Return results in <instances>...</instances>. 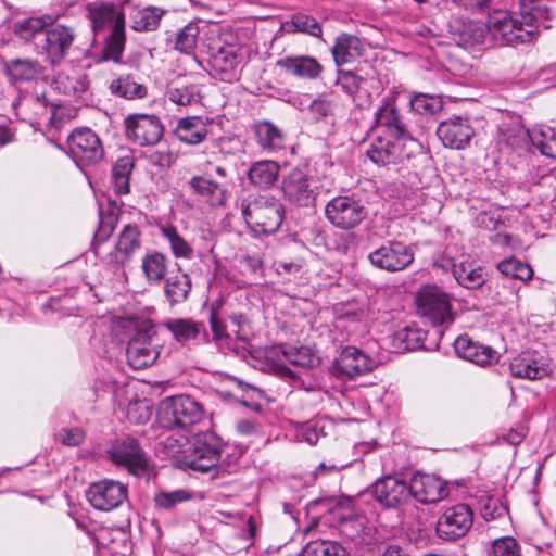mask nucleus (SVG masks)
<instances>
[{
  "instance_id": "6e6552de",
  "label": "nucleus",
  "mask_w": 556,
  "mask_h": 556,
  "mask_svg": "<svg viewBox=\"0 0 556 556\" xmlns=\"http://www.w3.org/2000/svg\"><path fill=\"white\" fill-rule=\"evenodd\" d=\"M70 153L78 166L94 165L104 156L99 136L90 128H77L67 138Z\"/></svg>"
},
{
  "instance_id": "79ce46f5",
  "label": "nucleus",
  "mask_w": 556,
  "mask_h": 556,
  "mask_svg": "<svg viewBox=\"0 0 556 556\" xmlns=\"http://www.w3.org/2000/svg\"><path fill=\"white\" fill-rule=\"evenodd\" d=\"M257 143L269 152L277 151L283 147L285 135L273 123L264 121L255 126Z\"/></svg>"
},
{
  "instance_id": "bb28decb",
  "label": "nucleus",
  "mask_w": 556,
  "mask_h": 556,
  "mask_svg": "<svg viewBox=\"0 0 556 556\" xmlns=\"http://www.w3.org/2000/svg\"><path fill=\"white\" fill-rule=\"evenodd\" d=\"M454 350L459 357L480 366L497 361V353L493 349L475 342L466 334L454 341Z\"/></svg>"
},
{
  "instance_id": "20e7f679",
  "label": "nucleus",
  "mask_w": 556,
  "mask_h": 556,
  "mask_svg": "<svg viewBox=\"0 0 556 556\" xmlns=\"http://www.w3.org/2000/svg\"><path fill=\"white\" fill-rule=\"evenodd\" d=\"M160 348L154 325L150 321L140 323L127 344L128 364L137 370L151 366L160 355Z\"/></svg>"
},
{
  "instance_id": "cd10ccee",
  "label": "nucleus",
  "mask_w": 556,
  "mask_h": 556,
  "mask_svg": "<svg viewBox=\"0 0 556 556\" xmlns=\"http://www.w3.org/2000/svg\"><path fill=\"white\" fill-rule=\"evenodd\" d=\"M238 51L239 49L233 45L210 47V64L215 72L224 74L222 79L233 77L235 71L241 61Z\"/></svg>"
},
{
  "instance_id": "13d9d810",
  "label": "nucleus",
  "mask_w": 556,
  "mask_h": 556,
  "mask_svg": "<svg viewBox=\"0 0 556 556\" xmlns=\"http://www.w3.org/2000/svg\"><path fill=\"white\" fill-rule=\"evenodd\" d=\"M192 494L190 491L185 489H178L174 491H160L154 496L156 507L162 509H172L177 504L191 500Z\"/></svg>"
},
{
  "instance_id": "f257e3e1",
  "label": "nucleus",
  "mask_w": 556,
  "mask_h": 556,
  "mask_svg": "<svg viewBox=\"0 0 556 556\" xmlns=\"http://www.w3.org/2000/svg\"><path fill=\"white\" fill-rule=\"evenodd\" d=\"M520 20L511 17L508 12H498L489 20L488 33L498 36L502 40L511 45L515 42L530 41L534 28H539L551 18L552 8L543 0H519Z\"/></svg>"
},
{
  "instance_id": "3c124183",
  "label": "nucleus",
  "mask_w": 556,
  "mask_h": 556,
  "mask_svg": "<svg viewBox=\"0 0 556 556\" xmlns=\"http://www.w3.org/2000/svg\"><path fill=\"white\" fill-rule=\"evenodd\" d=\"M200 34L199 24L190 22L182 27L176 35L175 49L181 53H193Z\"/></svg>"
},
{
  "instance_id": "603ef678",
  "label": "nucleus",
  "mask_w": 556,
  "mask_h": 556,
  "mask_svg": "<svg viewBox=\"0 0 556 556\" xmlns=\"http://www.w3.org/2000/svg\"><path fill=\"white\" fill-rule=\"evenodd\" d=\"M497 269L506 277H511L521 281H528L533 277L531 266L516 257H509L501 261L497 264Z\"/></svg>"
},
{
  "instance_id": "5701e85b",
  "label": "nucleus",
  "mask_w": 556,
  "mask_h": 556,
  "mask_svg": "<svg viewBox=\"0 0 556 556\" xmlns=\"http://www.w3.org/2000/svg\"><path fill=\"white\" fill-rule=\"evenodd\" d=\"M87 16L92 25V31L96 36L110 30V33L119 24L125 26V14L113 3L94 2L87 5Z\"/></svg>"
},
{
  "instance_id": "f03ea898",
  "label": "nucleus",
  "mask_w": 556,
  "mask_h": 556,
  "mask_svg": "<svg viewBox=\"0 0 556 556\" xmlns=\"http://www.w3.org/2000/svg\"><path fill=\"white\" fill-rule=\"evenodd\" d=\"M283 206L274 197L258 195L243 200L241 214L247 225L260 235L276 232L283 220Z\"/></svg>"
},
{
  "instance_id": "b1692460",
  "label": "nucleus",
  "mask_w": 556,
  "mask_h": 556,
  "mask_svg": "<svg viewBox=\"0 0 556 556\" xmlns=\"http://www.w3.org/2000/svg\"><path fill=\"white\" fill-rule=\"evenodd\" d=\"M408 140H397L379 134L366 151L367 156L378 165L395 163L404 156L403 148Z\"/></svg>"
},
{
  "instance_id": "c756f323",
  "label": "nucleus",
  "mask_w": 556,
  "mask_h": 556,
  "mask_svg": "<svg viewBox=\"0 0 556 556\" xmlns=\"http://www.w3.org/2000/svg\"><path fill=\"white\" fill-rule=\"evenodd\" d=\"M173 336L176 342L186 343L191 340L203 337L204 342H208V333L205 325L191 318H172L162 324Z\"/></svg>"
},
{
  "instance_id": "8fccbe9b",
  "label": "nucleus",
  "mask_w": 556,
  "mask_h": 556,
  "mask_svg": "<svg viewBox=\"0 0 556 556\" xmlns=\"http://www.w3.org/2000/svg\"><path fill=\"white\" fill-rule=\"evenodd\" d=\"M303 556H348V552L337 541L318 540L305 546Z\"/></svg>"
},
{
  "instance_id": "338daca9",
  "label": "nucleus",
  "mask_w": 556,
  "mask_h": 556,
  "mask_svg": "<svg viewBox=\"0 0 556 556\" xmlns=\"http://www.w3.org/2000/svg\"><path fill=\"white\" fill-rule=\"evenodd\" d=\"M134 169L132 156L119 157L112 168V177L129 178Z\"/></svg>"
},
{
  "instance_id": "052dcab7",
  "label": "nucleus",
  "mask_w": 556,
  "mask_h": 556,
  "mask_svg": "<svg viewBox=\"0 0 556 556\" xmlns=\"http://www.w3.org/2000/svg\"><path fill=\"white\" fill-rule=\"evenodd\" d=\"M117 217L114 214L104 215L100 212V225L94 235L96 253L100 252V242H104L113 232Z\"/></svg>"
},
{
  "instance_id": "9b49d317",
  "label": "nucleus",
  "mask_w": 556,
  "mask_h": 556,
  "mask_svg": "<svg viewBox=\"0 0 556 556\" xmlns=\"http://www.w3.org/2000/svg\"><path fill=\"white\" fill-rule=\"evenodd\" d=\"M396 101V94H390L382 99L381 105L375 113V128L380 134L394 139L414 142L407 131L406 123L400 113Z\"/></svg>"
},
{
  "instance_id": "680f3d73",
  "label": "nucleus",
  "mask_w": 556,
  "mask_h": 556,
  "mask_svg": "<svg viewBox=\"0 0 556 556\" xmlns=\"http://www.w3.org/2000/svg\"><path fill=\"white\" fill-rule=\"evenodd\" d=\"M151 415L152 410L144 401L130 403L127 407V418L135 424L147 422L151 418Z\"/></svg>"
},
{
  "instance_id": "49530a36",
  "label": "nucleus",
  "mask_w": 556,
  "mask_h": 556,
  "mask_svg": "<svg viewBox=\"0 0 556 556\" xmlns=\"http://www.w3.org/2000/svg\"><path fill=\"white\" fill-rule=\"evenodd\" d=\"M283 28L289 33L299 31L314 37L321 36V27L317 20L305 13L292 15L291 20L283 24Z\"/></svg>"
},
{
  "instance_id": "39448f33",
  "label": "nucleus",
  "mask_w": 556,
  "mask_h": 556,
  "mask_svg": "<svg viewBox=\"0 0 556 556\" xmlns=\"http://www.w3.org/2000/svg\"><path fill=\"white\" fill-rule=\"evenodd\" d=\"M418 315L433 326L448 327L454 321V312L448 295L437 286L421 287L415 296Z\"/></svg>"
},
{
  "instance_id": "9d476101",
  "label": "nucleus",
  "mask_w": 556,
  "mask_h": 556,
  "mask_svg": "<svg viewBox=\"0 0 556 556\" xmlns=\"http://www.w3.org/2000/svg\"><path fill=\"white\" fill-rule=\"evenodd\" d=\"M414 251L401 241H388L368 255V261L376 268L396 273L406 269L414 262Z\"/></svg>"
},
{
  "instance_id": "ea45409f",
  "label": "nucleus",
  "mask_w": 556,
  "mask_h": 556,
  "mask_svg": "<svg viewBox=\"0 0 556 556\" xmlns=\"http://www.w3.org/2000/svg\"><path fill=\"white\" fill-rule=\"evenodd\" d=\"M452 271L456 281L467 289L479 288L485 282L482 267L469 261L455 263Z\"/></svg>"
},
{
  "instance_id": "f704fd0d",
  "label": "nucleus",
  "mask_w": 556,
  "mask_h": 556,
  "mask_svg": "<svg viewBox=\"0 0 556 556\" xmlns=\"http://www.w3.org/2000/svg\"><path fill=\"white\" fill-rule=\"evenodd\" d=\"M363 51L364 45L362 40L349 34L339 35L331 49L334 62L338 66L355 61L363 54Z\"/></svg>"
},
{
  "instance_id": "6e6d98bb",
  "label": "nucleus",
  "mask_w": 556,
  "mask_h": 556,
  "mask_svg": "<svg viewBox=\"0 0 556 556\" xmlns=\"http://www.w3.org/2000/svg\"><path fill=\"white\" fill-rule=\"evenodd\" d=\"M285 355L291 364L302 368H314L320 363V358L307 346L290 348Z\"/></svg>"
},
{
  "instance_id": "423d86ee",
  "label": "nucleus",
  "mask_w": 556,
  "mask_h": 556,
  "mask_svg": "<svg viewBox=\"0 0 556 556\" xmlns=\"http://www.w3.org/2000/svg\"><path fill=\"white\" fill-rule=\"evenodd\" d=\"M220 457V445L211 433H200L193 437L190 447L185 456V464L188 468L199 472L217 473V466Z\"/></svg>"
},
{
  "instance_id": "bf43d9fd",
  "label": "nucleus",
  "mask_w": 556,
  "mask_h": 556,
  "mask_svg": "<svg viewBox=\"0 0 556 556\" xmlns=\"http://www.w3.org/2000/svg\"><path fill=\"white\" fill-rule=\"evenodd\" d=\"M491 556H521V547L513 536H503L493 542Z\"/></svg>"
},
{
  "instance_id": "393cba45",
  "label": "nucleus",
  "mask_w": 556,
  "mask_h": 556,
  "mask_svg": "<svg viewBox=\"0 0 556 556\" xmlns=\"http://www.w3.org/2000/svg\"><path fill=\"white\" fill-rule=\"evenodd\" d=\"M496 144L498 150L505 154L527 151L531 146V130L517 123L503 124L498 128Z\"/></svg>"
},
{
  "instance_id": "0e129e2a",
  "label": "nucleus",
  "mask_w": 556,
  "mask_h": 556,
  "mask_svg": "<svg viewBox=\"0 0 556 556\" xmlns=\"http://www.w3.org/2000/svg\"><path fill=\"white\" fill-rule=\"evenodd\" d=\"M422 332L417 328L406 326L402 330H400L396 334L399 340H401L405 344V349L415 350L419 348L420 342L422 340Z\"/></svg>"
},
{
  "instance_id": "a18cd8bd",
  "label": "nucleus",
  "mask_w": 556,
  "mask_h": 556,
  "mask_svg": "<svg viewBox=\"0 0 556 556\" xmlns=\"http://www.w3.org/2000/svg\"><path fill=\"white\" fill-rule=\"evenodd\" d=\"M531 146L538 148L542 155L556 159V131L551 127L533 128Z\"/></svg>"
},
{
  "instance_id": "a19ab883",
  "label": "nucleus",
  "mask_w": 556,
  "mask_h": 556,
  "mask_svg": "<svg viewBox=\"0 0 556 556\" xmlns=\"http://www.w3.org/2000/svg\"><path fill=\"white\" fill-rule=\"evenodd\" d=\"M168 268L167 257L160 252L147 254L141 262V269L150 285H159L164 280Z\"/></svg>"
},
{
  "instance_id": "de8ad7c7",
  "label": "nucleus",
  "mask_w": 556,
  "mask_h": 556,
  "mask_svg": "<svg viewBox=\"0 0 556 556\" xmlns=\"http://www.w3.org/2000/svg\"><path fill=\"white\" fill-rule=\"evenodd\" d=\"M167 99L179 106L193 105L200 102V91L195 85L172 86L166 92Z\"/></svg>"
},
{
  "instance_id": "aec40b11",
  "label": "nucleus",
  "mask_w": 556,
  "mask_h": 556,
  "mask_svg": "<svg viewBox=\"0 0 556 556\" xmlns=\"http://www.w3.org/2000/svg\"><path fill=\"white\" fill-rule=\"evenodd\" d=\"M410 497L422 504L437 503L447 496L446 483L437 476L415 473L409 482Z\"/></svg>"
},
{
  "instance_id": "774afa93",
  "label": "nucleus",
  "mask_w": 556,
  "mask_h": 556,
  "mask_svg": "<svg viewBox=\"0 0 556 556\" xmlns=\"http://www.w3.org/2000/svg\"><path fill=\"white\" fill-rule=\"evenodd\" d=\"M210 326H211V331H212V334H213V340L215 342H220L224 339L228 338V333L226 331V326L219 319V317L217 316L215 311L211 312V315H210Z\"/></svg>"
},
{
  "instance_id": "4be33fe9",
  "label": "nucleus",
  "mask_w": 556,
  "mask_h": 556,
  "mask_svg": "<svg viewBox=\"0 0 556 556\" xmlns=\"http://www.w3.org/2000/svg\"><path fill=\"white\" fill-rule=\"evenodd\" d=\"M140 244L139 228L136 225H126L118 236L114 251L108 253L104 261L113 267L124 266L131 260Z\"/></svg>"
},
{
  "instance_id": "72a5a7b5",
  "label": "nucleus",
  "mask_w": 556,
  "mask_h": 556,
  "mask_svg": "<svg viewBox=\"0 0 556 556\" xmlns=\"http://www.w3.org/2000/svg\"><path fill=\"white\" fill-rule=\"evenodd\" d=\"M3 70L13 83L31 81L43 72L42 65L34 59H12L3 63Z\"/></svg>"
},
{
  "instance_id": "4c0bfd02",
  "label": "nucleus",
  "mask_w": 556,
  "mask_h": 556,
  "mask_svg": "<svg viewBox=\"0 0 556 556\" xmlns=\"http://www.w3.org/2000/svg\"><path fill=\"white\" fill-rule=\"evenodd\" d=\"M191 278L186 273H178L165 280L164 295L170 306L185 302L191 291Z\"/></svg>"
},
{
  "instance_id": "c03bdc74",
  "label": "nucleus",
  "mask_w": 556,
  "mask_h": 556,
  "mask_svg": "<svg viewBox=\"0 0 556 556\" xmlns=\"http://www.w3.org/2000/svg\"><path fill=\"white\" fill-rule=\"evenodd\" d=\"M164 13V10L155 7L138 10L131 15V28L136 31H153L159 27Z\"/></svg>"
},
{
  "instance_id": "ddd939ff",
  "label": "nucleus",
  "mask_w": 556,
  "mask_h": 556,
  "mask_svg": "<svg viewBox=\"0 0 556 556\" xmlns=\"http://www.w3.org/2000/svg\"><path fill=\"white\" fill-rule=\"evenodd\" d=\"M473 511L467 504L447 507L437 521V533L445 541H455L464 536L472 527Z\"/></svg>"
},
{
  "instance_id": "412c9836",
  "label": "nucleus",
  "mask_w": 556,
  "mask_h": 556,
  "mask_svg": "<svg viewBox=\"0 0 556 556\" xmlns=\"http://www.w3.org/2000/svg\"><path fill=\"white\" fill-rule=\"evenodd\" d=\"M437 135L445 147L463 149L469 144L475 130L468 118L455 116L440 123Z\"/></svg>"
},
{
  "instance_id": "4d7b16f0",
  "label": "nucleus",
  "mask_w": 556,
  "mask_h": 556,
  "mask_svg": "<svg viewBox=\"0 0 556 556\" xmlns=\"http://www.w3.org/2000/svg\"><path fill=\"white\" fill-rule=\"evenodd\" d=\"M336 97L331 93H323L315 98L308 105V112L315 121L325 119L333 115Z\"/></svg>"
},
{
  "instance_id": "a878e982",
  "label": "nucleus",
  "mask_w": 556,
  "mask_h": 556,
  "mask_svg": "<svg viewBox=\"0 0 556 556\" xmlns=\"http://www.w3.org/2000/svg\"><path fill=\"white\" fill-rule=\"evenodd\" d=\"M276 66L301 79H317L323 72L321 64L309 55L283 56L277 60Z\"/></svg>"
},
{
  "instance_id": "864d4df0",
  "label": "nucleus",
  "mask_w": 556,
  "mask_h": 556,
  "mask_svg": "<svg viewBox=\"0 0 556 556\" xmlns=\"http://www.w3.org/2000/svg\"><path fill=\"white\" fill-rule=\"evenodd\" d=\"M162 233L169 242L172 253L176 258L191 260L193 257L192 247L178 233L175 227L163 228Z\"/></svg>"
},
{
  "instance_id": "7c9ffc66",
  "label": "nucleus",
  "mask_w": 556,
  "mask_h": 556,
  "mask_svg": "<svg viewBox=\"0 0 556 556\" xmlns=\"http://www.w3.org/2000/svg\"><path fill=\"white\" fill-rule=\"evenodd\" d=\"M54 84L60 92L76 99L81 98L89 87L86 74L73 66L59 72Z\"/></svg>"
},
{
  "instance_id": "6ab92c4d",
  "label": "nucleus",
  "mask_w": 556,
  "mask_h": 556,
  "mask_svg": "<svg viewBox=\"0 0 556 556\" xmlns=\"http://www.w3.org/2000/svg\"><path fill=\"white\" fill-rule=\"evenodd\" d=\"M371 494L383 506L397 507L409 501V483L393 476H386L371 485Z\"/></svg>"
},
{
  "instance_id": "e2e57ef3",
  "label": "nucleus",
  "mask_w": 556,
  "mask_h": 556,
  "mask_svg": "<svg viewBox=\"0 0 556 556\" xmlns=\"http://www.w3.org/2000/svg\"><path fill=\"white\" fill-rule=\"evenodd\" d=\"M362 81L363 78L351 71L339 72V76L337 78V85L351 96L358 91Z\"/></svg>"
},
{
  "instance_id": "2eb2a0df",
  "label": "nucleus",
  "mask_w": 556,
  "mask_h": 556,
  "mask_svg": "<svg viewBox=\"0 0 556 556\" xmlns=\"http://www.w3.org/2000/svg\"><path fill=\"white\" fill-rule=\"evenodd\" d=\"M86 496L93 508L110 511L126 500L127 489L117 481L102 480L90 484Z\"/></svg>"
},
{
  "instance_id": "37998d69",
  "label": "nucleus",
  "mask_w": 556,
  "mask_h": 556,
  "mask_svg": "<svg viewBox=\"0 0 556 556\" xmlns=\"http://www.w3.org/2000/svg\"><path fill=\"white\" fill-rule=\"evenodd\" d=\"M126 43L125 26L119 24L104 38L102 59L118 63L122 61Z\"/></svg>"
},
{
  "instance_id": "2f4dec72",
  "label": "nucleus",
  "mask_w": 556,
  "mask_h": 556,
  "mask_svg": "<svg viewBox=\"0 0 556 556\" xmlns=\"http://www.w3.org/2000/svg\"><path fill=\"white\" fill-rule=\"evenodd\" d=\"M54 22L50 14L29 16L15 20L11 29L13 34L24 42L34 41L38 36L45 34L46 28Z\"/></svg>"
},
{
  "instance_id": "e433bc0d",
  "label": "nucleus",
  "mask_w": 556,
  "mask_h": 556,
  "mask_svg": "<svg viewBox=\"0 0 556 556\" xmlns=\"http://www.w3.org/2000/svg\"><path fill=\"white\" fill-rule=\"evenodd\" d=\"M280 167L275 161H257L248 172L250 182L262 189L271 187L278 178Z\"/></svg>"
},
{
  "instance_id": "473e14b6",
  "label": "nucleus",
  "mask_w": 556,
  "mask_h": 556,
  "mask_svg": "<svg viewBox=\"0 0 556 556\" xmlns=\"http://www.w3.org/2000/svg\"><path fill=\"white\" fill-rule=\"evenodd\" d=\"M207 125L206 119L201 116L184 117L178 121L174 134L181 142L199 144L203 142L208 135Z\"/></svg>"
},
{
  "instance_id": "5fc2aeb1",
  "label": "nucleus",
  "mask_w": 556,
  "mask_h": 556,
  "mask_svg": "<svg viewBox=\"0 0 556 556\" xmlns=\"http://www.w3.org/2000/svg\"><path fill=\"white\" fill-rule=\"evenodd\" d=\"M412 110L421 115H433L442 110L443 102L440 97L419 93L409 99Z\"/></svg>"
},
{
  "instance_id": "a211bd4d",
  "label": "nucleus",
  "mask_w": 556,
  "mask_h": 556,
  "mask_svg": "<svg viewBox=\"0 0 556 556\" xmlns=\"http://www.w3.org/2000/svg\"><path fill=\"white\" fill-rule=\"evenodd\" d=\"M111 458L114 464L125 467L135 476H142L148 471V457L135 439L128 438L114 446Z\"/></svg>"
},
{
  "instance_id": "c9c22d12",
  "label": "nucleus",
  "mask_w": 556,
  "mask_h": 556,
  "mask_svg": "<svg viewBox=\"0 0 556 556\" xmlns=\"http://www.w3.org/2000/svg\"><path fill=\"white\" fill-rule=\"evenodd\" d=\"M13 106L23 112L29 110L33 114V116H29L31 123L40 124L41 121H47L49 125H53L55 109L52 104H48L43 96L24 98L20 102L13 103Z\"/></svg>"
},
{
  "instance_id": "c85d7f7f",
  "label": "nucleus",
  "mask_w": 556,
  "mask_h": 556,
  "mask_svg": "<svg viewBox=\"0 0 556 556\" xmlns=\"http://www.w3.org/2000/svg\"><path fill=\"white\" fill-rule=\"evenodd\" d=\"M510 371L517 378L536 380L546 377L549 368L543 357L538 358L531 352H523L511 361Z\"/></svg>"
},
{
  "instance_id": "58836bf2",
  "label": "nucleus",
  "mask_w": 556,
  "mask_h": 556,
  "mask_svg": "<svg viewBox=\"0 0 556 556\" xmlns=\"http://www.w3.org/2000/svg\"><path fill=\"white\" fill-rule=\"evenodd\" d=\"M188 185L193 193L206 198L214 204L224 205L226 188L222 184L204 176H193Z\"/></svg>"
},
{
  "instance_id": "69168bd1",
  "label": "nucleus",
  "mask_w": 556,
  "mask_h": 556,
  "mask_svg": "<svg viewBox=\"0 0 556 556\" xmlns=\"http://www.w3.org/2000/svg\"><path fill=\"white\" fill-rule=\"evenodd\" d=\"M58 438L66 446H78L85 439V432L77 427L63 428Z\"/></svg>"
},
{
  "instance_id": "7ed1b4c3",
  "label": "nucleus",
  "mask_w": 556,
  "mask_h": 556,
  "mask_svg": "<svg viewBox=\"0 0 556 556\" xmlns=\"http://www.w3.org/2000/svg\"><path fill=\"white\" fill-rule=\"evenodd\" d=\"M163 428H188L203 418V408L189 395H177L163 400L157 412Z\"/></svg>"
},
{
  "instance_id": "4468645a",
  "label": "nucleus",
  "mask_w": 556,
  "mask_h": 556,
  "mask_svg": "<svg viewBox=\"0 0 556 556\" xmlns=\"http://www.w3.org/2000/svg\"><path fill=\"white\" fill-rule=\"evenodd\" d=\"M281 191L288 203L299 207L313 206L317 197L314 181L301 169H293L283 177Z\"/></svg>"
},
{
  "instance_id": "1a4fd4ad",
  "label": "nucleus",
  "mask_w": 556,
  "mask_h": 556,
  "mask_svg": "<svg viewBox=\"0 0 556 556\" xmlns=\"http://www.w3.org/2000/svg\"><path fill=\"white\" fill-rule=\"evenodd\" d=\"M124 124L127 139L141 147L156 144L164 134V126L154 114H131L125 118Z\"/></svg>"
},
{
  "instance_id": "f3484780",
  "label": "nucleus",
  "mask_w": 556,
  "mask_h": 556,
  "mask_svg": "<svg viewBox=\"0 0 556 556\" xmlns=\"http://www.w3.org/2000/svg\"><path fill=\"white\" fill-rule=\"evenodd\" d=\"M377 363L369 355L355 346L344 348L333 364L338 377L355 378L370 372Z\"/></svg>"
},
{
  "instance_id": "0eeeda50",
  "label": "nucleus",
  "mask_w": 556,
  "mask_h": 556,
  "mask_svg": "<svg viewBox=\"0 0 556 556\" xmlns=\"http://www.w3.org/2000/svg\"><path fill=\"white\" fill-rule=\"evenodd\" d=\"M325 215L336 228L349 230L361 225L367 211L359 200L350 195H338L327 203Z\"/></svg>"
},
{
  "instance_id": "09e8293b",
  "label": "nucleus",
  "mask_w": 556,
  "mask_h": 556,
  "mask_svg": "<svg viewBox=\"0 0 556 556\" xmlns=\"http://www.w3.org/2000/svg\"><path fill=\"white\" fill-rule=\"evenodd\" d=\"M112 93L118 94L125 99H141L147 94V87L138 84L130 77H119L110 85Z\"/></svg>"
},
{
  "instance_id": "f8f14e48",
  "label": "nucleus",
  "mask_w": 556,
  "mask_h": 556,
  "mask_svg": "<svg viewBox=\"0 0 556 556\" xmlns=\"http://www.w3.org/2000/svg\"><path fill=\"white\" fill-rule=\"evenodd\" d=\"M45 39L41 45V54L51 64H59L68 54L76 39V30L73 26L54 22L45 30Z\"/></svg>"
},
{
  "instance_id": "dca6fc26",
  "label": "nucleus",
  "mask_w": 556,
  "mask_h": 556,
  "mask_svg": "<svg viewBox=\"0 0 556 556\" xmlns=\"http://www.w3.org/2000/svg\"><path fill=\"white\" fill-rule=\"evenodd\" d=\"M446 28L450 38L457 46L464 48L481 45L488 35V27L484 23L463 16H452Z\"/></svg>"
}]
</instances>
